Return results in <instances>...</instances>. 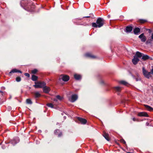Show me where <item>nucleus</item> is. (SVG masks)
<instances>
[{"instance_id": "nucleus-1", "label": "nucleus", "mask_w": 153, "mask_h": 153, "mask_svg": "<svg viewBox=\"0 0 153 153\" xmlns=\"http://www.w3.org/2000/svg\"><path fill=\"white\" fill-rule=\"evenodd\" d=\"M104 23V19L101 18H99L97 20L96 23L94 22L92 23V26L94 27L100 28L103 25Z\"/></svg>"}, {"instance_id": "nucleus-2", "label": "nucleus", "mask_w": 153, "mask_h": 153, "mask_svg": "<svg viewBox=\"0 0 153 153\" xmlns=\"http://www.w3.org/2000/svg\"><path fill=\"white\" fill-rule=\"evenodd\" d=\"M32 4V2L27 0L22 1L21 2V5L24 6L27 9V10L29 11H32V10L30 9L31 4Z\"/></svg>"}, {"instance_id": "nucleus-3", "label": "nucleus", "mask_w": 153, "mask_h": 153, "mask_svg": "<svg viewBox=\"0 0 153 153\" xmlns=\"http://www.w3.org/2000/svg\"><path fill=\"white\" fill-rule=\"evenodd\" d=\"M46 85V83L44 82H35V85L33 86L35 88H43Z\"/></svg>"}, {"instance_id": "nucleus-4", "label": "nucleus", "mask_w": 153, "mask_h": 153, "mask_svg": "<svg viewBox=\"0 0 153 153\" xmlns=\"http://www.w3.org/2000/svg\"><path fill=\"white\" fill-rule=\"evenodd\" d=\"M142 71L143 75L147 78H149L151 77V73L148 72L144 67L143 68Z\"/></svg>"}, {"instance_id": "nucleus-5", "label": "nucleus", "mask_w": 153, "mask_h": 153, "mask_svg": "<svg viewBox=\"0 0 153 153\" xmlns=\"http://www.w3.org/2000/svg\"><path fill=\"white\" fill-rule=\"evenodd\" d=\"M61 79H62L63 81L65 82H67L69 80V77L66 75L62 74L60 76L59 80Z\"/></svg>"}, {"instance_id": "nucleus-6", "label": "nucleus", "mask_w": 153, "mask_h": 153, "mask_svg": "<svg viewBox=\"0 0 153 153\" xmlns=\"http://www.w3.org/2000/svg\"><path fill=\"white\" fill-rule=\"evenodd\" d=\"M19 141V139L18 137H16L14 138L11 141V143L13 145H14Z\"/></svg>"}, {"instance_id": "nucleus-7", "label": "nucleus", "mask_w": 153, "mask_h": 153, "mask_svg": "<svg viewBox=\"0 0 153 153\" xmlns=\"http://www.w3.org/2000/svg\"><path fill=\"white\" fill-rule=\"evenodd\" d=\"M139 38L140 39L141 41L142 42H144L146 40V36L144 35L143 33L139 35Z\"/></svg>"}, {"instance_id": "nucleus-8", "label": "nucleus", "mask_w": 153, "mask_h": 153, "mask_svg": "<svg viewBox=\"0 0 153 153\" xmlns=\"http://www.w3.org/2000/svg\"><path fill=\"white\" fill-rule=\"evenodd\" d=\"M78 98L77 95L76 94H74L72 95L71 98L70 99V100L72 102H75Z\"/></svg>"}, {"instance_id": "nucleus-9", "label": "nucleus", "mask_w": 153, "mask_h": 153, "mask_svg": "<svg viewBox=\"0 0 153 153\" xmlns=\"http://www.w3.org/2000/svg\"><path fill=\"white\" fill-rule=\"evenodd\" d=\"M139 59L135 56H134V58L132 60V62L134 65H136L139 61Z\"/></svg>"}, {"instance_id": "nucleus-10", "label": "nucleus", "mask_w": 153, "mask_h": 153, "mask_svg": "<svg viewBox=\"0 0 153 153\" xmlns=\"http://www.w3.org/2000/svg\"><path fill=\"white\" fill-rule=\"evenodd\" d=\"M138 116L140 117H148L149 116L147 114L144 112H139L138 114Z\"/></svg>"}, {"instance_id": "nucleus-11", "label": "nucleus", "mask_w": 153, "mask_h": 153, "mask_svg": "<svg viewBox=\"0 0 153 153\" xmlns=\"http://www.w3.org/2000/svg\"><path fill=\"white\" fill-rule=\"evenodd\" d=\"M16 72H19L20 73H22V72L21 71L18 70L14 68V69H13V70H12L9 72V74L10 76V75H11L12 73H16Z\"/></svg>"}, {"instance_id": "nucleus-12", "label": "nucleus", "mask_w": 153, "mask_h": 153, "mask_svg": "<svg viewBox=\"0 0 153 153\" xmlns=\"http://www.w3.org/2000/svg\"><path fill=\"white\" fill-rule=\"evenodd\" d=\"M77 119L82 124H85L87 122V120L85 119L82 118L80 117H78Z\"/></svg>"}, {"instance_id": "nucleus-13", "label": "nucleus", "mask_w": 153, "mask_h": 153, "mask_svg": "<svg viewBox=\"0 0 153 153\" xmlns=\"http://www.w3.org/2000/svg\"><path fill=\"white\" fill-rule=\"evenodd\" d=\"M43 91L45 93H48L50 90V88L46 86L45 85L43 88Z\"/></svg>"}, {"instance_id": "nucleus-14", "label": "nucleus", "mask_w": 153, "mask_h": 153, "mask_svg": "<svg viewBox=\"0 0 153 153\" xmlns=\"http://www.w3.org/2000/svg\"><path fill=\"white\" fill-rule=\"evenodd\" d=\"M132 27L131 26H127L126 28L125 31L127 33H130L132 30Z\"/></svg>"}, {"instance_id": "nucleus-15", "label": "nucleus", "mask_w": 153, "mask_h": 153, "mask_svg": "<svg viewBox=\"0 0 153 153\" xmlns=\"http://www.w3.org/2000/svg\"><path fill=\"white\" fill-rule=\"evenodd\" d=\"M85 56L86 57H90L92 58H96L95 56L92 55L90 53H87L85 55Z\"/></svg>"}, {"instance_id": "nucleus-16", "label": "nucleus", "mask_w": 153, "mask_h": 153, "mask_svg": "<svg viewBox=\"0 0 153 153\" xmlns=\"http://www.w3.org/2000/svg\"><path fill=\"white\" fill-rule=\"evenodd\" d=\"M109 135L108 133L105 132H104L103 134V136L108 141H109Z\"/></svg>"}, {"instance_id": "nucleus-17", "label": "nucleus", "mask_w": 153, "mask_h": 153, "mask_svg": "<svg viewBox=\"0 0 153 153\" xmlns=\"http://www.w3.org/2000/svg\"><path fill=\"white\" fill-rule=\"evenodd\" d=\"M134 56H135L137 58H140L142 56V54L138 51H137L136 52V54Z\"/></svg>"}, {"instance_id": "nucleus-18", "label": "nucleus", "mask_w": 153, "mask_h": 153, "mask_svg": "<svg viewBox=\"0 0 153 153\" xmlns=\"http://www.w3.org/2000/svg\"><path fill=\"white\" fill-rule=\"evenodd\" d=\"M74 76L75 79L77 80H79L81 78V76L80 75L76 74L74 75Z\"/></svg>"}, {"instance_id": "nucleus-19", "label": "nucleus", "mask_w": 153, "mask_h": 153, "mask_svg": "<svg viewBox=\"0 0 153 153\" xmlns=\"http://www.w3.org/2000/svg\"><path fill=\"white\" fill-rule=\"evenodd\" d=\"M140 31V29L139 28L136 27L135 28L134 30V33L135 34H137Z\"/></svg>"}, {"instance_id": "nucleus-20", "label": "nucleus", "mask_w": 153, "mask_h": 153, "mask_svg": "<svg viewBox=\"0 0 153 153\" xmlns=\"http://www.w3.org/2000/svg\"><path fill=\"white\" fill-rule=\"evenodd\" d=\"M150 58V57L147 55H145L142 56V59L144 60H145Z\"/></svg>"}, {"instance_id": "nucleus-21", "label": "nucleus", "mask_w": 153, "mask_h": 153, "mask_svg": "<svg viewBox=\"0 0 153 153\" xmlns=\"http://www.w3.org/2000/svg\"><path fill=\"white\" fill-rule=\"evenodd\" d=\"M144 106L146 109L148 111H152L153 110V108L147 105H145Z\"/></svg>"}, {"instance_id": "nucleus-22", "label": "nucleus", "mask_w": 153, "mask_h": 153, "mask_svg": "<svg viewBox=\"0 0 153 153\" xmlns=\"http://www.w3.org/2000/svg\"><path fill=\"white\" fill-rule=\"evenodd\" d=\"M114 88L117 92L120 91L121 89V88L119 86L115 87Z\"/></svg>"}, {"instance_id": "nucleus-23", "label": "nucleus", "mask_w": 153, "mask_h": 153, "mask_svg": "<svg viewBox=\"0 0 153 153\" xmlns=\"http://www.w3.org/2000/svg\"><path fill=\"white\" fill-rule=\"evenodd\" d=\"M35 97V98H38L39 97L41 94L39 92H36L34 93Z\"/></svg>"}, {"instance_id": "nucleus-24", "label": "nucleus", "mask_w": 153, "mask_h": 153, "mask_svg": "<svg viewBox=\"0 0 153 153\" xmlns=\"http://www.w3.org/2000/svg\"><path fill=\"white\" fill-rule=\"evenodd\" d=\"M59 132H60L59 130L58 129L54 131L55 134H58V137H59L61 136L62 135V133H60L59 134H58V133Z\"/></svg>"}, {"instance_id": "nucleus-25", "label": "nucleus", "mask_w": 153, "mask_h": 153, "mask_svg": "<svg viewBox=\"0 0 153 153\" xmlns=\"http://www.w3.org/2000/svg\"><path fill=\"white\" fill-rule=\"evenodd\" d=\"M38 78L37 76H36L33 75L32 76V79L33 81H36Z\"/></svg>"}, {"instance_id": "nucleus-26", "label": "nucleus", "mask_w": 153, "mask_h": 153, "mask_svg": "<svg viewBox=\"0 0 153 153\" xmlns=\"http://www.w3.org/2000/svg\"><path fill=\"white\" fill-rule=\"evenodd\" d=\"M119 83L122 84L126 85L128 84V83L125 81H120Z\"/></svg>"}, {"instance_id": "nucleus-27", "label": "nucleus", "mask_w": 153, "mask_h": 153, "mask_svg": "<svg viewBox=\"0 0 153 153\" xmlns=\"http://www.w3.org/2000/svg\"><path fill=\"white\" fill-rule=\"evenodd\" d=\"M26 102L27 104H31L32 103V102L31 100L29 99H27L26 100Z\"/></svg>"}, {"instance_id": "nucleus-28", "label": "nucleus", "mask_w": 153, "mask_h": 153, "mask_svg": "<svg viewBox=\"0 0 153 153\" xmlns=\"http://www.w3.org/2000/svg\"><path fill=\"white\" fill-rule=\"evenodd\" d=\"M47 105L48 106L51 107V108H53V105L52 103H48L47 104Z\"/></svg>"}, {"instance_id": "nucleus-29", "label": "nucleus", "mask_w": 153, "mask_h": 153, "mask_svg": "<svg viewBox=\"0 0 153 153\" xmlns=\"http://www.w3.org/2000/svg\"><path fill=\"white\" fill-rule=\"evenodd\" d=\"M151 39L148 40V42L150 43L152 41V40H153V33L152 34V35L151 36Z\"/></svg>"}, {"instance_id": "nucleus-30", "label": "nucleus", "mask_w": 153, "mask_h": 153, "mask_svg": "<svg viewBox=\"0 0 153 153\" xmlns=\"http://www.w3.org/2000/svg\"><path fill=\"white\" fill-rule=\"evenodd\" d=\"M16 80L18 82H20L21 80V78L19 77H17L16 78Z\"/></svg>"}, {"instance_id": "nucleus-31", "label": "nucleus", "mask_w": 153, "mask_h": 153, "mask_svg": "<svg viewBox=\"0 0 153 153\" xmlns=\"http://www.w3.org/2000/svg\"><path fill=\"white\" fill-rule=\"evenodd\" d=\"M37 71V70L36 69H34L32 71V72L33 74H35L36 73Z\"/></svg>"}, {"instance_id": "nucleus-32", "label": "nucleus", "mask_w": 153, "mask_h": 153, "mask_svg": "<svg viewBox=\"0 0 153 153\" xmlns=\"http://www.w3.org/2000/svg\"><path fill=\"white\" fill-rule=\"evenodd\" d=\"M56 98L57 99H58V100H62V98L60 96H59V95L57 96H56Z\"/></svg>"}, {"instance_id": "nucleus-33", "label": "nucleus", "mask_w": 153, "mask_h": 153, "mask_svg": "<svg viewBox=\"0 0 153 153\" xmlns=\"http://www.w3.org/2000/svg\"><path fill=\"white\" fill-rule=\"evenodd\" d=\"M120 142L121 143H123L125 144L126 143V142L123 139H122L120 140Z\"/></svg>"}, {"instance_id": "nucleus-34", "label": "nucleus", "mask_w": 153, "mask_h": 153, "mask_svg": "<svg viewBox=\"0 0 153 153\" xmlns=\"http://www.w3.org/2000/svg\"><path fill=\"white\" fill-rule=\"evenodd\" d=\"M25 75L26 76H27V77H30V74L28 73H25Z\"/></svg>"}, {"instance_id": "nucleus-35", "label": "nucleus", "mask_w": 153, "mask_h": 153, "mask_svg": "<svg viewBox=\"0 0 153 153\" xmlns=\"http://www.w3.org/2000/svg\"><path fill=\"white\" fill-rule=\"evenodd\" d=\"M132 120L134 121H135L137 120H136V119L134 117L133 118Z\"/></svg>"}, {"instance_id": "nucleus-36", "label": "nucleus", "mask_w": 153, "mask_h": 153, "mask_svg": "<svg viewBox=\"0 0 153 153\" xmlns=\"http://www.w3.org/2000/svg\"><path fill=\"white\" fill-rule=\"evenodd\" d=\"M91 17V16H85V17H83V18H90V17Z\"/></svg>"}, {"instance_id": "nucleus-37", "label": "nucleus", "mask_w": 153, "mask_h": 153, "mask_svg": "<svg viewBox=\"0 0 153 153\" xmlns=\"http://www.w3.org/2000/svg\"><path fill=\"white\" fill-rule=\"evenodd\" d=\"M151 74H152L153 75V68H152L151 71Z\"/></svg>"}, {"instance_id": "nucleus-38", "label": "nucleus", "mask_w": 153, "mask_h": 153, "mask_svg": "<svg viewBox=\"0 0 153 153\" xmlns=\"http://www.w3.org/2000/svg\"><path fill=\"white\" fill-rule=\"evenodd\" d=\"M100 83L101 84H103V83H104V81L102 80H101L100 82Z\"/></svg>"}, {"instance_id": "nucleus-39", "label": "nucleus", "mask_w": 153, "mask_h": 153, "mask_svg": "<svg viewBox=\"0 0 153 153\" xmlns=\"http://www.w3.org/2000/svg\"><path fill=\"white\" fill-rule=\"evenodd\" d=\"M145 22V21L144 20H141V22L142 23H143Z\"/></svg>"}, {"instance_id": "nucleus-40", "label": "nucleus", "mask_w": 153, "mask_h": 153, "mask_svg": "<svg viewBox=\"0 0 153 153\" xmlns=\"http://www.w3.org/2000/svg\"><path fill=\"white\" fill-rule=\"evenodd\" d=\"M54 101H57V99L56 98L54 99Z\"/></svg>"}, {"instance_id": "nucleus-41", "label": "nucleus", "mask_w": 153, "mask_h": 153, "mask_svg": "<svg viewBox=\"0 0 153 153\" xmlns=\"http://www.w3.org/2000/svg\"><path fill=\"white\" fill-rule=\"evenodd\" d=\"M2 147L3 149H4L5 148V147L4 146H2Z\"/></svg>"}, {"instance_id": "nucleus-42", "label": "nucleus", "mask_w": 153, "mask_h": 153, "mask_svg": "<svg viewBox=\"0 0 153 153\" xmlns=\"http://www.w3.org/2000/svg\"><path fill=\"white\" fill-rule=\"evenodd\" d=\"M146 125H147V126H148V125H149V123H146Z\"/></svg>"}, {"instance_id": "nucleus-43", "label": "nucleus", "mask_w": 153, "mask_h": 153, "mask_svg": "<svg viewBox=\"0 0 153 153\" xmlns=\"http://www.w3.org/2000/svg\"><path fill=\"white\" fill-rule=\"evenodd\" d=\"M149 59H150L151 60H152V59L151 57H150V58H149Z\"/></svg>"}, {"instance_id": "nucleus-44", "label": "nucleus", "mask_w": 153, "mask_h": 153, "mask_svg": "<svg viewBox=\"0 0 153 153\" xmlns=\"http://www.w3.org/2000/svg\"><path fill=\"white\" fill-rule=\"evenodd\" d=\"M0 92L1 93H3V92L2 91H0Z\"/></svg>"}, {"instance_id": "nucleus-45", "label": "nucleus", "mask_w": 153, "mask_h": 153, "mask_svg": "<svg viewBox=\"0 0 153 153\" xmlns=\"http://www.w3.org/2000/svg\"><path fill=\"white\" fill-rule=\"evenodd\" d=\"M136 81H138V80H137V78L136 79Z\"/></svg>"}, {"instance_id": "nucleus-46", "label": "nucleus", "mask_w": 153, "mask_h": 153, "mask_svg": "<svg viewBox=\"0 0 153 153\" xmlns=\"http://www.w3.org/2000/svg\"><path fill=\"white\" fill-rule=\"evenodd\" d=\"M34 6H32V7H31V8H33Z\"/></svg>"}, {"instance_id": "nucleus-47", "label": "nucleus", "mask_w": 153, "mask_h": 153, "mask_svg": "<svg viewBox=\"0 0 153 153\" xmlns=\"http://www.w3.org/2000/svg\"><path fill=\"white\" fill-rule=\"evenodd\" d=\"M90 15H93V14H90Z\"/></svg>"}, {"instance_id": "nucleus-48", "label": "nucleus", "mask_w": 153, "mask_h": 153, "mask_svg": "<svg viewBox=\"0 0 153 153\" xmlns=\"http://www.w3.org/2000/svg\"><path fill=\"white\" fill-rule=\"evenodd\" d=\"M108 18H109V17H110V16H109V15H108Z\"/></svg>"}]
</instances>
